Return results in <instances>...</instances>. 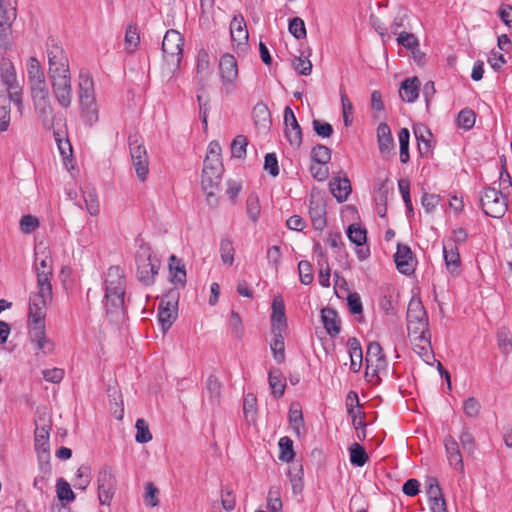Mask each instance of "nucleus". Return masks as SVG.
<instances>
[{"mask_svg":"<svg viewBox=\"0 0 512 512\" xmlns=\"http://www.w3.org/2000/svg\"><path fill=\"white\" fill-rule=\"evenodd\" d=\"M269 386L275 397L280 398L285 391V384L281 379V372L279 370H271L268 377Z\"/></svg>","mask_w":512,"mask_h":512,"instance_id":"obj_43","label":"nucleus"},{"mask_svg":"<svg viewBox=\"0 0 512 512\" xmlns=\"http://www.w3.org/2000/svg\"><path fill=\"white\" fill-rule=\"evenodd\" d=\"M231 40L238 46L247 44L249 34L242 15L234 16L230 23Z\"/></svg>","mask_w":512,"mask_h":512,"instance_id":"obj_23","label":"nucleus"},{"mask_svg":"<svg viewBox=\"0 0 512 512\" xmlns=\"http://www.w3.org/2000/svg\"><path fill=\"white\" fill-rule=\"evenodd\" d=\"M264 170L267 171L272 177L279 175L278 160L275 153H268L265 156Z\"/></svg>","mask_w":512,"mask_h":512,"instance_id":"obj_64","label":"nucleus"},{"mask_svg":"<svg viewBox=\"0 0 512 512\" xmlns=\"http://www.w3.org/2000/svg\"><path fill=\"white\" fill-rule=\"evenodd\" d=\"M206 165H216V168H220L223 165L221 162V146L217 141H212L208 145L207 155L204 159Z\"/></svg>","mask_w":512,"mask_h":512,"instance_id":"obj_41","label":"nucleus"},{"mask_svg":"<svg viewBox=\"0 0 512 512\" xmlns=\"http://www.w3.org/2000/svg\"><path fill=\"white\" fill-rule=\"evenodd\" d=\"M366 373L369 375V369L372 370V375H377L381 370L387 366L386 358L383 354L381 345L378 342H370L366 351Z\"/></svg>","mask_w":512,"mask_h":512,"instance_id":"obj_15","label":"nucleus"},{"mask_svg":"<svg viewBox=\"0 0 512 512\" xmlns=\"http://www.w3.org/2000/svg\"><path fill=\"white\" fill-rule=\"evenodd\" d=\"M394 261L400 273L410 275L414 272L413 255L409 246L398 244Z\"/></svg>","mask_w":512,"mask_h":512,"instance_id":"obj_18","label":"nucleus"},{"mask_svg":"<svg viewBox=\"0 0 512 512\" xmlns=\"http://www.w3.org/2000/svg\"><path fill=\"white\" fill-rule=\"evenodd\" d=\"M397 44L412 51L419 47V41L413 33L401 32L397 37Z\"/></svg>","mask_w":512,"mask_h":512,"instance_id":"obj_58","label":"nucleus"},{"mask_svg":"<svg viewBox=\"0 0 512 512\" xmlns=\"http://www.w3.org/2000/svg\"><path fill=\"white\" fill-rule=\"evenodd\" d=\"M27 76L35 111L43 118L51 116L53 114V107L49 89L43 68L36 57L32 56L27 61Z\"/></svg>","mask_w":512,"mask_h":512,"instance_id":"obj_2","label":"nucleus"},{"mask_svg":"<svg viewBox=\"0 0 512 512\" xmlns=\"http://www.w3.org/2000/svg\"><path fill=\"white\" fill-rule=\"evenodd\" d=\"M135 427L137 430L135 435L136 442L144 444L152 440V434L150 433L149 426L144 419H138Z\"/></svg>","mask_w":512,"mask_h":512,"instance_id":"obj_51","label":"nucleus"},{"mask_svg":"<svg viewBox=\"0 0 512 512\" xmlns=\"http://www.w3.org/2000/svg\"><path fill=\"white\" fill-rule=\"evenodd\" d=\"M77 96L81 118L86 125L91 127L98 122L99 109L95 97L93 78L86 72H80L79 74Z\"/></svg>","mask_w":512,"mask_h":512,"instance_id":"obj_3","label":"nucleus"},{"mask_svg":"<svg viewBox=\"0 0 512 512\" xmlns=\"http://www.w3.org/2000/svg\"><path fill=\"white\" fill-rule=\"evenodd\" d=\"M298 272L302 284L309 285L313 281V269L309 261L301 260L298 263Z\"/></svg>","mask_w":512,"mask_h":512,"instance_id":"obj_57","label":"nucleus"},{"mask_svg":"<svg viewBox=\"0 0 512 512\" xmlns=\"http://www.w3.org/2000/svg\"><path fill=\"white\" fill-rule=\"evenodd\" d=\"M35 267L37 272V285L38 284H51L50 278L52 276L51 258L45 256L41 260L36 258Z\"/></svg>","mask_w":512,"mask_h":512,"instance_id":"obj_35","label":"nucleus"},{"mask_svg":"<svg viewBox=\"0 0 512 512\" xmlns=\"http://www.w3.org/2000/svg\"><path fill=\"white\" fill-rule=\"evenodd\" d=\"M347 347L350 356V369L354 373H357L359 372L363 361L361 344L357 338L352 337L348 339Z\"/></svg>","mask_w":512,"mask_h":512,"instance_id":"obj_32","label":"nucleus"},{"mask_svg":"<svg viewBox=\"0 0 512 512\" xmlns=\"http://www.w3.org/2000/svg\"><path fill=\"white\" fill-rule=\"evenodd\" d=\"M29 338L35 347L39 351H44L47 344L49 343L46 333L44 320L40 322L29 321Z\"/></svg>","mask_w":512,"mask_h":512,"instance_id":"obj_24","label":"nucleus"},{"mask_svg":"<svg viewBox=\"0 0 512 512\" xmlns=\"http://www.w3.org/2000/svg\"><path fill=\"white\" fill-rule=\"evenodd\" d=\"M278 446L280 450L279 459L283 462H291L295 457L293 441L288 436H284L279 439Z\"/></svg>","mask_w":512,"mask_h":512,"instance_id":"obj_42","label":"nucleus"},{"mask_svg":"<svg viewBox=\"0 0 512 512\" xmlns=\"http://www.w3.org/2000/svg\"><path fill=\"white\" fill-rule=\"evenodd\" d=\"M349 453H350V462L354 466L362 467L369 460V457H368L365 449L358 443H353L349 447Z\"/></svg>","mask_w":512,"mask_h":512,"instance_id":"obj_39","label":"nucleus"},{"mask_svg":"<svg viewBox=\"0 0 512 512\" xmlns=\"http://www.w3.org/2000/svg\"><path fill=\"white\" fill-rule=\"evenodd\" d=\"M16 19V8L10 0H0V47L10 45L11 26Z\"/></svg>","mask_w":512,"mask_h":512,"instance_id":"obj_13","label":"nucleus"},{"mask_svg":"<svg viewBox=\"0 0 512 512\" xmlns=\"http://www.w3.org/2000/svg\"><path fill=\"white\" fill-rule=\"evenodd\" d=\"M221 389L222 385L218 378L210 375L206 380L205 392L211 406H216L220 403Z\"/></svg>","mask_w":512,"mask_h":512,"instance_id":"obj_34","label":"nucleus"},{"mask_svg":"<svg viewBox=\"0 0 512 512\" xmlns=\"http://www.w3.org/2000/svg\"><path fill=\"white\" fill-rule=\"evenodd\" d=\"M413 351L426 363H429L431 359H433V351L431 346V334L430 331L428 333H419V334H408Z\"/></svg>","mask_w":512,"mask_h":512,"instance_id":"obj_17","label":"nucleus"},{"mask_svg":"<svg viewBox=\"0 0 512 512\" xmlns=\"http://www.w3.org/2000/svg\"><path fill=\"white\" fill-rule=\"evenodd\" d=\"M420 81L417 77L404 80L401 84L399 95L403 101L413 103L419 96Z\"/></svg>","mask_w":512,"mask_h":512,"instance_id":"obj_29","label":"nucleus"},{"mask_svg":"<svg viewBox=\"0 0 512 512\" xmlns=\"http://www.w3.org/2000/svg\"><path fill=\"white\" fill-rule=\"evenodd\" d=\"M179 293L170 290L160 301L158 307V321L163 333H166L177 318V305Z\"/></svg>","mask_w":512,"mask_h":512,"instance_id":"obj_11","label":"nucleus"},{"mask_svg":"<svg viewBox=\"0 0 512 512\" xmlns=\"http://www.w3.org/2000/svg\"><path fill=\"white\" fill-rule=\"evenodd\" d=\"M406 318L408 334L428 333V315L420 298H411L408 304Z\"/></svg>","mask_w":512,"mask_h":512,"instance_id":"obj_9","label":"nucleus"},{"mask_svg":"<svg viewBox=\"0 0 512 512\" xmlns=\"http://www.w3.org/2000/svg\"><path fill=\"white\" fill-rule=\"evenodd\" d=\"M377 143L381 154L390 153L394 147V139L390 127L386 123H380L377 127Z\"/></svg>","mask_w":512,"mask_h":512,"instance_id":"obj_27","label":"nucleus"},{"mask_svg":"<svg viewBox=\"0 0 512 512\" xmlns=\"http://www.w3.org/2000/svg\"><path fill=\"white\" fill-rule=\"evenodd\" d=\"M414 135L417 139L418 149L421 155L428 154L431 149L430 137L431 132L424 125H417L414 127Z\"/></svg>","mask_w":512,"mask_h":512,"instance_id":"obj_36","label":"nucleus"},{"mask_svg":"<svg viewBox=\"0 0 512 512\" xmlns=\"http://www.w3.org/2000/svg\"><path fill=\"white\" fill-rule=\"evenodd\" d=\"M284 124L286 139L291 146L299 148L302 143V129L289 106L284 109Z\"/></svg>","mask_w":512,"mask_h":512,"instance_id":"obj_16","label":"nucleus"},{"mask_svg":"<svg viewBox=\"0 0 512 512\" xmlns=\"http://www.w3.org/2000/svg\"><path fill=\"white\" fill-rule=\"evenodd\" d=\"M273 333L274 339L270 344V348L276 362L282 363L285 359L284 338L282 336V332L273 331Z\"/></svg>","mask_w":512,"mask_h":512,"instance_id":"obj_40","label":"nucleus"},{"mask_svg":"<svg viewBox=\"0 0 512 512\" xmlns=\"http://www.w3.org/2000/svg\"><path fill=\"white\" fill-rule=\"evenodd\" d=\"M444 446L449 464L460 473H464L463 457L456 439L451 435L446 436Z\"/></svg>","mask_w":512,"mask_h":512,"instance_id":"obj_19","label":"nucleus"},{"mask_svg":"<svg viewBox=\"0 0 512 512\" xmlns=\"http://www.w3.org/2000/svg\"><path fill=\"white\" fill-rule=\"evenodd\" d=\"M48 76L57 103L68 109L73 100L69 58L59 39L50 36L46 41Z\"/></svg>","mask_w":512,"mask_h":512,"instance_id":"obj_1","label":"nucleus"},{"mask_svg":"<svg viewBox=\"0 0 512 512\" xmlns=\"http://www.w3.org/2000/svg\"><path fill=\"white\" fill-rule=\"evenodd\" d=\"M223 174V165L220 168H216V165L204 164L202 170V189L206 195L207 204L210 207H217L219 200L217 192L220 188L221 178Z\"/></svg>","mask_w":512,"mask_h":512,"instance_id":"obj_7","label":"nucleus"},{"mask_svg":"<svg viewBox=\"0 0 512 512\" xmlns=\"http://www.w3.org/2000/svg\"><path fill=\"white\" fill-rule=\"evenodd\" d=\"M248 145L247 137L237 135L231 143V154L235 158H244L246 155V147Z\"/></svg>","mask_w":512,"mask_h":512,"instance_id":"obj_48","label":"nucleus"},{"mask_svg":"<svg viewBox=\"0 0 512 512\" xmlns=\"http://www.w3.org/2000/svg\"><path fill=\"white\" fill-rule=\"evenodd\" d=\"M159 491L152 482H147L145 485L144 500L150 507H156L159 504L158 499Z\"/></svg>","mask_w":512,"mask_h":512,"instance_id":"obj_59","label":"nucleus"},{"mask_svg":"<svg viewBox=\"0 0 512 512\" xmlns=\"http://www.w3.org/2000/svg\"><path fill=\"white\" fill-rule=\"evenodd\" d=\"M184 39L176 30H168L162 41L164 61L170 72L174 73L180 67Z\"/></svg>","mask_w":512,"mask_h":512,"instance_id":"obj_6","label":"nucleus"},{"mask_svg":"<svg viewBox=\"0 0 512 512\" xmlns=\"http://www.w3.org/2000/svg\"><path fill=\"white\" fill-rule=\"evenodd\" d=\"M57 497L60 501L70 502L75 498L74 492L72 491L69 483L63 478H60L56 484Z\"/></svg>","mask_w":512,"mask_h":512,"instance_id":"obj_50","label":"nucleus"},{"mask_svg":"<svg viewBox=\"0 0 512 512\" xmlns=\"http://www.w3.org/2000/svg\"><path fill=\"white\" fill-rule=\"evenodd\" d=\"M136 275L139 282L145 286H151L155 283V278L161 266V262L154 255L151 247L142 243L139 245L136 255Z\"/></svg>","mask_w":512,"mask_h":512,"instance_id":"obj_5","label":"nucleus"},{"mask_svg":"<svg viewBox=\"0 0 512 512\" xmlns=\"http://www.w3.org/2000/svg\"><path fill=\"white\" fill-rule=\"evenodd\" d=\"M480 204L483 212L492 218L503 217L508 209L507 196L493 187L484 189L480 197Z\"/></svg>","mask_w":512,"mask_h":512,"instance_id":"obj_8","label":"nucleus"},{"mask_svg":"<svg viewBox=\"0 0 512 512\" xmlns=\"http://www.w3.org/2000/svg\"><path fill=\"white\" fill-rule=\"evenodd\" d=\"M219 251L222 262L228 266L233 265L235 249L232 240L228 236L221 238Z\"/></svg>","mask_w":512,"mask_h":512,"instance_id":"obj_37","label":"nucleus"},{"mask_svg":"<svg viewBox=\"0 0 512 512\" xmlns=\"http://www.w3.org/2000/svg\"><path fill=\"white\" fill-rule=\"evenodd\" d=\"M38 292L31 294L29 302V321L45 320L46 307L52 300L51 284H38Z\"/></svg>","mask_w":512,"mask_h":512,"instance_id":"obj_10","label":"nucleus"},{"mask_svg":"<svg viewBox=\"0 0 512 512\" xmlns=\"http://www.w3.org/2000/svg\"><path fill=\"white\" fill-rule=\"evenodd\" d=\"M288 420L291 429L298 438H301L306 434L303 413L299 404H291L288 413Z\"/></svg>","mask_w":512,"mask_h":512,"instance_id":"obj_26","label":"nucleus"},{"mask_svg":"<svg viewBox=\"0 0 512 512\" xmlns=\"http://www.w3.org/2000/svg\"><path fill=\"white\" fill-rule=\"evenodd\" d=\"M97 488L100 503L109 506L117 488V480L110 466L105 465L98 472Z\"/></svg>","mask_w":512,"mask_h":512,"instance_id":"obj_12","label":"nucleus"},{"mask_svg":"<svg viewBox=\"0 0 512 512\" xmlns=\"http://www.w3.org/2000/svg\"><path fill=\"white\" fill-rule=\"evenodd\" d=\"M49 426L37 427L35 430V449L44 454L49 453Z\"/></svg>","mask_w":512,"mask_h":512,"instance_id":"obj_38","label":"nucleus"},{"mask_svg":"<svg viewBox=\"0 0 512 512\" xmlns=\"http://www.w3.org/2000/svg\"><path fill=\"white\" fill-rule=\"evenodd\" d=\"M271 322L273 331L282 332L287 327L285 305L279 297L273 299Z\"/></svg>","mask_w":512,"mask_h":512,"instance_id":"obj_25","label":"nucleus"},{"mask_svg":"<svg viewBox=\"0 0 512 512\" xmlns=\"http://www.w3.org/2000/svg\"><path fill=\"white\" fill-rule=\"evenodd\" d=\"M131 161L138 179L142 182L145 181L149 173L148 155L144 154L137 157V159H131Z\"/></svg>","mask_w":512,"mask_h":512,"instance_id":"obj_46","label":"nucleus"},{"mask_svg":"<svg viewBox=\"0 0 512 512\" xmlns=\"http://www.w3.org/2000/svg\"><path fill=\"white\" fill-rule=\"evenodd\" d=\"M497 340L502 353L507 355L512 351V336L507 329L502 328L498 331Z\"/></svg>","mask_w":512,"mask_h":512,"instance_id":"obj_55","label":"nucleus"},{"mask_svg":"<svg viewBox=\"0 0 512 512\" xmlns=\"http://www.w3.org/2000/svg\"><path fill=\"white\" fill-rule=\"evenodd\" d=\"M293 68L300 74L308 76L312 71V63L309 59L303 57H295L292 62Z\"/></svg>","mask_w":512,"mask_h":512,"instance_id":"obj_61","label":"nucleus"},{"mask_svg":"<svg viewBox=\"0 0 512 512\" xmlns=\"http://www.w3.org/2000/svg\"><path fill=\"white\" fill-rule=\"evenodd\" d=\"M140 42V37L137 32V27L133 24H129L125 32V49L127 52L132 53L136 50Z\"/></svg>","mask_w":512,"mask_h":512,"instance_id":"obj_47","label":"nucleus"},{"mask_svg":"<svg viewBox=\"0 0 512 512\" xmlns=\"http://www.w3.org/2000/svg\"><path fill=\"white\" fill-rule=\"evenodd\" d=\"M329 188L338 202L346 201L352 191L351 183L347 177L332 179L329 183Z\"/></svg>","mask_w":512,"mask_h":512,"instance_id":"obj_28","label":"nucleus"},{"mask_svg":"<svg viewBox=\"0 0 512 512\" xmlns=\"http://www.w3.org/2000/svg\"><path fill=\"white\" fill-rule=\"evenodd\" d=\"M312 125L315 133L322 138H328L333 134V127L328 122L314 119Z\"/></svg>","mask_w":512,"mask_h":512,"instance_id":"obj_63","label":"nucleus"},{"mask_svg":"<svg viewBox=\"0 0 512 512\" xmlns=\"http://www.w3.org/2000/svg\"><path fill=\"white\" fill-rule=\"evenodd\" d=\"M1 81L8 91L18 89L16 71L9 59H2L0 64Z\"/></svg>","mask_w":512,"mask_h":512,"instance_id":"obj_30","label":"nucleus"},{"mask_svg":"<svg viewBox=\"0 0 512 512\" xmlns=\"http://www.w3.org/2000/svg\"><path fill=\"white\" fill-rule=\"evenodd\" d=\"M288 30L298 40L304 39L307 34L305 23L300 17L290 19Z\"/></svg>","mask_w":512,"mask_h":512,"instance_id":"obj_54","label":"nucleus"},{"mask_svg":"<svg viewBox=\"0 0 512 512\" xmlns=\"http://www.w3.org/2000/svg\"><path fill=\"white\" fill-rule=\"evenodd\" d=\"M325 204L324 202L313 196L310 198L309 215L311 218L312 225L317 230H322L326 226L325 218Z\"/></svg>","mask_w":512,"mask_h":512,"instance_id":"obj_22","label":"nucleus"},{"mask_svg":"<svg viewBox=\"0 0 512 512\" xmlns=\"http://www.w3.org/2000/svg\"><path fill=\"white\" fill-rule=\"evenodd\" d=\"M311 157L316 164H327L331 159V150L318 144L311 151Z\"/></svg>","mask_w":512,"mask_h":512,"instance_id":"obj_49","label":"nucleus"},{"mask_svg":"<svg viewBox=\"0 0 512 512\" xmlns=\"http://www.w3.org/2000/svg\"><path fill=\"white\" fill-rule=\"evenodd\" d=\"M321 320L326 332L331 336H337L341 331V321L338 313L331 307H325L321 310Z\"/></svg>","mask_w":512,"mask_h":512,"instance_id":"obj_21","label":"nucleus"},{"mask_svg":"<svg viewBox=\"0 0 512 512\" xmlns=\"http://www.w3.org/2000/svg\"><path fill=\"white\" fill-rule=\"evenodd\" d=\"M267 507L271 512H281L283 504L279 486H272L267 495Z\"/></svg>","mask_w":512,"mask_h":512,"instance_id":"obj_44","label":"nucleus"},{"mask_svg":"<svg viewBox=\"0 0 512 512\" xmlns=\"http://www.w3.org/2000/svg\"><path fill=\"white\" fill-rule=\"evenodd\" d=\"M210 68V57L205 49H201L197 54L196 78L199 84L204 87V82L208 78Z\"/></svg>","mask_w":512,"mask_h":512,"instance_id":"obj_33","label":"nucleus"},{"mask_svg":"<svg viewBox=\"0 0 512 512\" xmlns=\"http://www.w3.org/2000/svg\"><path fill=\"white\" fill-rule=\"evenodd\" d=\"M219 71L221 82L227 93L234 90L238 77V64L236 58L229 53L221 56L219 61Z\"/></svg>","mask_w":512,"mask_h":512,"instance_id":"obj_14","label":"nucleus"},{"mask_svg":"<svg viewBox=\"0 0 512 512\" xmlns=\"http://www.w3.org/2000/svg\"><path fill=\"white\" fill-rule=\"evenodd\" d=\"M443 256L448 272L455 275L459 274L461 259L458 247L452 242H444Z\"/></svg>","mask_w":512,"mask_h":512,"instance_id":"obj_20","label":"nucleus"},{"mask_svg":"<svg viewBox=\"0 0 512 512\" xmlns=\"http://www.w3.org/2000/svg\"><path fill=\"white\" fill-rule=\"evenodd\" d=\"M347 236L353 244L361 246L366 242V229L352 224L347 229Z\"/></svg>","mask_w":512,"mask_h":512,"instance_id":"obj_52","label":"nucleus"},{"mask_svg":"<svg viewBox=\"0 0 512 512\" xmlns=\"http://www.w3.org/2000/svg\"><path fill=\"white\" fill-rule=\"evenodd\" d=\"M246 213L252 222H256L261 213L259 197L255 193H251L246 200Z\"/></svg>","mask_w":512,"mask_h":512,"instance_id":"obj_45","label":"nucleus"},{"mask_svg":"<svg viewBox=\"0 0 512 512\" xmlns=\"http://www.w3.org/2000/svg\"><path fill=\"white\" fill-rule=\"evenodd\" d=\"M131 159L147 154L146 148L137 135L129 137Z\"/></svg>","mask_w":512,"mask_h":512,"instance_id":"obj_60","label":"nucleus"},{"mask_svg":"<svg viewBox=\"0 0 512 512\" xmlns=\"http://www.w3.org/2000/svg\"><path fill=\"white\" fill-rule=\"evenodd\" d=\"M460 442L462 445V448L469 454L474 453L476 449V444L474 437L472 433L467 429L464 428L461 435H460Z\"/></svg>","mask_w":512,"mask_h":512,"instance_id":"obj_62","label":"nucleus"},{"mask_svg":"<svg viewBox=\"0 0 512 512\" xmlns=\"http://www.w3.org/2000/svg\"><path fill=\"white\" fill-rule=\"evenodd\" d=\"M125 296V277L119 266L108 269L105 280V308L108 313L123 308Z\"/></svg>","mask_w":512,"mask_h":512,"instance_id":"obj_4","label":"nucleus"},{"mask_svg":"<svg viewBox=\"0 0 512 512\" xmlns=\"http://www.w3.org/2000/svg\"><path fill=\"white\" fill-rule=\"evenodd\" d=\"M243 411L246 419L254 420L257 413V398L255 394L248 393L244 397Z\"/></svg>","mask_w":512,"mask_h":512,"instance_id":"obj_53","label":"nucleus"},{"mask_svg":"<svg viewBox=\"0 0 512 512\" xmlns=\"http://www.w3.org/2000/svg\"><path fill=\"white\" fill-rule=\"evenodd\" d=\"M475 113L473 110L465 108L461 110L458 114V125L465 130L471 129L475 124Z\"/></svg>","mask_w":512,"mask_h":512,"instance_id":"obj_56","label":"nucleus"},{"mask_svg":"<svg viewBox=\"0 0 512 512\" xmlns=\"http://www.w3.org/2000/svg\"><path fill=\"white\" fill-rule=\"evenodd\" d=\"M170 280L175 285L184 287L186 284V270L184 264L175 255H171L169 259Z\"/></svg>","mask_w":512,"mask_h":512,"instance_id":"obj_31","label":"nucleus"}]
</instances>
